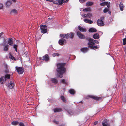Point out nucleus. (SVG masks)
Instances as JSON below:
<instances>
[{
  "label": "nucleus",
  "instance_id": "1",
  "mask_svg": "<svg viewBox=\"0 0 126 126\" xmlns=\"http://www.w3.org/2000/svg\"><path fill=\"white\" fill-rule=\"evenodd\" d=\"M65 63H59L57 64V68L56 71L58 73L57 76L60 78L63 77V74L65 72L66 69L65 68Z\"/></svg>",
  "mask_w": 126,
  "mask_h": 126
},
{
  "label": "nucleus",
  "instance_id": "2",
  "mask_svg": "<svg viewBox=\"0 0 126 126\" xmlns=\"http://www.w3.org/2000/svg\"><path fill=\"white\" fill-rule=\"evenodd\" d=\"M60 36L61 37L66 39H68L69 37L71 38H73L74 36V34L73 33L71 32L70 34L69 33H68L67 34H61L60 35Z\"/></svg>",
  "mask_w": 126,
  "mask_h": 126
},
{
  "label": "nucleus",
  "instance_id": "3",
  "mask_svg": "<svg viewBox=\"0 0 126 126\" xmlns=\"http://www.w3.org/2000/svg\"><path fill=\"white\" fill-rule=\"evenodd\" d=\"M41 32L43 34L47 33V27L45 25H42L40 26Z\"/></svg>",
  "mask_w": 126,
  "mask_h": 126
},
{
  "label": "nucleus",
  "instance_id": "4",
  "mask_svg": "<svg viewBox=\"0 0 126 126\" xmlns=\"http://www.w3.org/2000/svg\"><path fill=\"white\" fill-rule=\"evenodd\" d=\"M15 68L19 74H22L24 72V70L22 67H18L16 66L15 67Z\"/></svg>",
  "mask_w": 126,
  "mask_h": 126
},
{
  "label": "nucleus",
  "instance_id": "5",
  "mask_svg": "<svg viewBox=\"0 0 126 126\" xmlns=\"http://www.w3.org/2000/svg\"><path fill=\"white\" fill-rule=\"evenodd\" d=\"M81 16L83 18H90L92 16V14L90 13H88L87 14L82 15Z\"/></svg>",
  "mask_w": 126,
  "mask_h": 126
},
{
  "label": "nucleus",
  "instance_id": "6",
  "mask_svg": "<svg viewBox=\"0 0 126 126\" xmlns=\"http://www.w3.org/2000/svg\"><path fill=\"white\" fill-rule=\"evenodd\" d=\"M89 41L88 44L89 46L94 45V40L93 39H88Z\"/></svg>",
  "mask_w": 126,
  "mask_h": 126
},
{
  "label": "nucleus",
  "instance_id": "7",
  "mask_svg": "<svg viewBox=\"0 0 126 126\" xmlns=\"http://www.w3.org/2000/svg\"><path fill=\"white\" fill-rule=\"evenodd\" d=\"M97 24L99 26H102L104 25L103 21L101 19H99L97 21Z\"/></svg>",
  "mask_w": 126,
  "mask_h": 126
},
{
  "label": "nucleus",
  "instance_id": "8",
  "mask_svg": "<svg viewBox=\"0 0 126 126\" xmlns=\"http://www.w3.org/2000/svg\"><path fill=\"white\" fill-rule=\"evenodd\" d=\"M77 35L80 39H84L85 37L84 35L82 34L79 32L78 31L77 32Z\"/></svg>",
  "mask_w": 126,
  "mask_h": 126
},
{
  "label": "nucleus",
  "instance_id": "9",
  "mask_svg": "<svg viewBox=\"0 0 126 126\" xmlns=\"http://www.w3.org/2000/svg\"><path fill=\"white\" fill-rule=\"evenodd\" d=\"M14 82L12 81H11L8 84V86L9 88L11 89H12L14 87Z\"/></svg>",
  "mask_w": 126,
  "mask_h": 126
},
{
  "label": "nucleus",
  "instance_id": "10",
  "mask_svg": "<svg viewBox=\"0 0 126 126\" xmlns=\"http://www.w3.org/2000/svg\"><path fill=\"white\" fill-rule=\"evenodd\" d=\"M43 57V58L42 60H45L46 61H47L49 60V57L47 54H46Z\"/></svg>",
  "mask_w": 126,
  "mask_h": 126
},
{
  "label": "nucleus",
  "instance_id": "11",
  "mask_svg": "<svg viewBox=\"0 0 126 126\" xmlns=\"http://www.w3.org/2000/svg\"><path fill=\"white\" fill-rule=\"evenodd\" d=\"M8 43L10 46H11L13 45L14 42L13 39L11 38H9L8 41Z\"/></svg>",
  "mask_w": 126,
  "mask_h": 126
},
{
  "label": "nucleus",
  "instance_id": "12",
  "mask_svg": "<svg viewBox=\"0 0 126 126\" xmlns=\"http://www.w3.org/2000/svg\"><path fill=\"white\" fill-rule=\"evenodd\" d=\"M108 120L106 119H105L102 122V124L103 126H107L108 125Z\"/></svg>",
  "mask_w": 126,
  "mask_h": 126
},
{
  "label": "nucleus",
  "instance_id": "13",
  "mask_svg": "<svg viewBox=\"0 0 126 126\" xmlns=\"http://www.w3.org/2000/svg\"><path fill=\"white\" fill-rule=\"evenodd\" d=\"M12 3V2L11 1L9 0L7 1L5 3V5L6 7H9L11 6Z\"/></svg>",
  "mask_w": 126,
  "mask_h": 126
},
{
  "label": "nucleus",
  "instance_id": "14",
  "mask_svg": "<svg viewBox=\"0 0 126 126\" xmlns=\"http://www.w3.org/2000/svg\"><path fill=\"white\" fill-rule=\"evenodd\" d=\"M83 21L86 23L91 24L93 23V22L92 21L88 19H84Z\"/></svg>",
  "mask_w": 126,
  "mask_h": 126
},
{
  "label": "nucleus",
  "instance_id": "15",
  "mask_svg": "<svg viewBox=\"0 0 126 126\" xmlns=\"http://www.w3.org/2000/svg\"><path fill=\"white\" fill-rule=\"evenodd\" d=\"M78 29L81 32H86V30L85 28L82 27L80 26H78Z\"/></svg>",
  "mask_w": 126,
  "mask_h": 126
},
{
  "label": "nucleus",
  "instance_id": "16",
  "mask_svg": "<svg viewBox=\"0 0 126 126\" xmlns=\"http://www.w3.org/2000/svg\"><path fill=\"white\" fill-rule=\"evenodd\" d=\"M65 40L64 39L60 40L59 41L58 43L59 44L61 45H63L64 44V41Z\"/></svg>",
  "mask_w": 126,
  "mask_h": 126
},
{
  "label": "nucleus",
  "instance_id": "17",
  "mask_svg": "<svg viewBox=\"0 0 126 126\" xmlns=\"http://www.w3.org/2000/svg\"><path fill=\"white\" fill-rule=\"evenodd\" d=\"M93 36V38L95 39H98L99 37V34L98 33L94 34Z\"/></svg>",
  "mask_w": 126,
  "mask_h": 126
},
{
  "label": "nucleus",
  "instance_id": "18",
  "mask_svg": "<svg viewBox=\"0 0 126 126\" xmlns=\"http://www.w3.org/2000/svg\"><path fill=\"white\" fill-rule=\"evenodd\" d=\"M6 79L5 77L3 76L0 78V82L1 83H3L5 81Z\"/></svg>",
  "mask_w": 126,
  "mask_h": 126
},
{
  "label": "nucleus",
  "instance_id": "19",
  "mask_svg": "<svg viewBox=\"0 0 126 126\" xmlns=\"http://www.w3.org/2000/svg\"><path fill=\"white\" fill-rule=\"evenodd\" d=\"M62 109L60 108H55L53 109L54 112H59L62 111Z\"/></svg>",
  "mask_w": 126,
  "mask_h": 126
},
{
  "label": "nucleus",
  "instance_id": "20",
  "mask_svg": "<svg viewBox=\"0 0 126 126\" xmlns=\"http://www.w3.org/2000/svg\"><path fill=\"white\" fill-rule=\"evenodd\" d=\"M5 68V72L6 73H8L9 72V71L8 69V66L7 65L6 63H4V64Z\"/></svg>",
  "mask_w": 126,
  "mask_h": 126
},
{
  "label": "nucleus",
  "instance_id": "21",
  "mask_svg": "<svg viewBox=\"0 0 126 126\" xmlns=\"http://www.w3.org/2000/svg\"><path fill=\"white\" fill-rule=\"evenodd\" d=\"M96 30L95 29L93 28H90L89 30V31L91 32H96Z\"/></svg>",
  "mask_w": 126,
  "mask_h": 126
},
{
  "label": "nucleus",
  "instance_id": "22",
  "mask_svg": "<svg viewBox=\"0 0 126 126\" xmlns=\"http://www.w3.org/2000/svg\"><path fill=\"white\" fill-rule=\"evenodd\" d=\"M51 80L53 83L55 84L57 83L58 82L57 80L55 78H51Z\"/></svg>",
  "mask_w": 126,
  "mask_h": 126
},
{
  "label": "nucleus",
  "instance_id": "23",
  "mask_svg": "<svg viewBox=\"0 0 126 126\" xmlns=\"http://www.w3.org/2000/svg\"><path fill=\"white\" fill-rule=\"evenodd\" d=\"M120 9L121 11H123V8L124 7V6L123 5L122 3L121 2L119 5Z\"/></svg>",
  "mask_w": 126,
  "mask_h": 126
},
{
  "label": "nucleus",
  "instance_id": "24",
  "mask_svg": "<svg viewBox=\"0 0 126 126\" xmlns=\"http://www.w3.org/2000/svg\"><path fill=\"white\" fill-rule=\"evenodd\" d=\"M83 11L84 12H89L91 11V9L89 7H88L83 9Z\"/></svg>",
  "mask_w": 126,
  "mask_h": 126
},
{
  "label": "nucleus",
  "instance_id": "25",
  "mask_svg": "<svg viewBox=\"0 0 126 126\" xmlns=\"http://www.w3.org/2000/svg\"><path fill=\"white\" fill-rule=\"evenodd\" d=\"M88 50V49L87 48H83L81 49V51L84 52H86Z\"/></svg>",
  "mask_w": 126,
  "mask_h": 126
},
{
  "label": "nucleus",
  "instance_id": "26",
  "mask_svg": "<svg viewBox=\"0 0 126 126\" xmlns=\"http://www.w3.org/2000/svg\"><path fill=\"white\" fill-rule=\"evenodd\" d=\"M69 92L72 94H74L75 93V90L72 89H70L69 90Z\"/></svg>",
  "mask_w": 126,
  "mask_h": 126
},
{
  "label": "nucleus",
  "instance_id": "27",
  "mask_svg": "<svg viewBox=\"0 0 126 126\" xmlns=\"http://www.w3.org/2000/svg\"><path fill=\"white\" fill-rule=\"evenodd\" d=\"M9 47V46L7 44L5 45L4 48V51H7Z\"/></svg>",
  "mask_w": 126,
  "mask_h": 126
},
{
  "label": "nucleus",
  "instance_id": "28",
  "mask_svg": "<svg viewBox=\"0 0 126 126\" xmlns=\"http://www.w3.org/2000/svg\"><path fill=\"white\" fill-rule=\"evenodd\" d=\"M17 10L15 9H13L11 12V14H12L13 13L17 14Z\"/></svg>",
  "mask_w": 126,
  "mask_h": 126
},
{
  "label": "nucleus",
  "instance_id": "29",
  "mask_svg": "<svg viewBox=\"0 0 126 126\" xmlns=\"http://www.w3.org/2000/svg\"><path fill=\"white\" fill-rule=\"evenodd\" d=\"M88 47H90L91 49H94L95 48L97 49V48H98L97 46H88Z\"/></svg>",
  "mask_w": 126,
  "mask_h": 126
},
{
  "label": "nucleus",
  "instance_id": "30",
  "mask_svg": "<svg viewBox=\"0 0 126 126\" xmlns=\"http://www.w3.org/2000/svg\"><path fill=\"white\" fill-rule=\"evenodd\" d=\"M90 97L91 98H93V99L95 100H98L100 98L97 97H96L93 96H90Z\"/></svg>",
  "mask_w": 126,
  "mask_h": 126
},
{
  "label": "nucleus",
  "instance_id": "31",
  "mask_svg": "<svg viewBox=\"0 0 126 126\" xmlns=\"http://www.w3.org/2000/svg\"><path fill=\"white\" fill-rule=\"evenodd\" d=\"M61 99L64 102H66V100L64 97L63 96H61L60 97Z\"/></svg>",
  "mask_w": 126,
  "mask_h": 126
},
{
  "label": "nucleus",
  "instance_id": "32",
  "mask_svg": "<svg viewBox=\"0 0 126 126\" xmlns=\"http://www.w3.org/2000/svg\"><path fill=\"white\" fill-rule=\"evenodd\" d=\"M93 3L92 2H87L86 5L87 6H91L93 4Z\"/></svg>",
  "mask_w": 126,
  "mask_h": 126
},
{
  "label": "nucleus",
  "instance_id": "33",
  "mask_svg": "<svg viewBox=\"0 0 126 126\" xmlns=\"http://www.w3.org/2000/svg\"><path fill=\"white\" fill-rule=\"evenodd\" d=\"M19 122L16 121H13L12 122L11 124L13 125H16L18 124Z\"/></svg>",
  "mask_w": 126,
  "mask_h": 126
},
{
  "label": "nucleus",
  "instance_id": "34",
  "mask_svg": "<svg viewBox=\"0 0 126 126\" xmlns=\"http://www.w3.org/2000/svg\"><path fill=\"white\" fill-rule=\"evenodd\" d=\"M10 77V75L9 74H6L5 76V78L6 79H9Z\"/></svg>",
  "mask_w": 126,
  "mask_h": 126
},
{
  "label": "nucleus",
  "instance_id": "35",
  "mask_svg": "<svg viewBox=\"0 0 126 126\" xmlns=\"http://www.w3.org/2000/svg\"><path fill=\"white\" fill-rule=\"evenodd\" d=\"M17 45L16 44H14L13 45V48L15 49V51L16 52H17Z\"/></svg>",
  "mask_w": 126,
  "mask_h": 126
},
{
  "label": "nucleus",
  "instance_id": "36",
  "mask_svg": "<svg viewBox=\"0 0 126 126\" xmlns=\"http://www.w3.org/2000/svg\"><path fill=\"white\" fill-rule=\"evenodd\" d=\"M9 58L12 60H15L14 58L12 55L10 53L9 54Z\"/></svg>",
  "mask_w": 126,
  "mask_h": 126
},
{
  "label": "nucleus",
  "instance_id": "37",
  "mask_svg": "<svg viewBox=\"0 0 126 126\" xmlns=\"http://www.w3.org/2000/svg\"><path fill=\"white\" fill-rule=\"evenodd\" d=\"M107 4V2H103L101 3L100 4V5L102 6H104Z\"/></svg>",
  "mask_w": 126,
  "mask_h": 126
},
{
  "label": "nucleus",
  "instance_id": "38",
  "mask_svg": "<svg viewBox=\"0 0 126 126\" xmlns=\"http://www.w3.org/2000/svg\"><path fill=\"white\" fill-rule=\"evenodd\" d=\"M61 82L63 83L66 84L67 82L64 79H63L61 80Z\"/></svg>",
  "mask_w": 126,
  "mask_h": 126
},
{
  "label": "nucleus",
  "instance_id": "39",
  "mask_svg": "<svg viewBox=\"0 0 126 126\" xmlns=\"http://www.w3.org/2000/svg\"><path fill=\"white\" fill-rule=\"evenodd\" d=\"M59 55V54L57 53H54L52 54L53 57H55L56 56H58Z\"/></svg>",
  "mask_w": 126,
  "mask_h": 126
},
{
  "label": "nucleus",
  "instance_id": "40",
  "mask_svg": "<svg viewBox=\"0 0 126 126\" xmlns=\"http://www.w3.org/2000/svg\"><path fill=\"white\" fill-rule=\"evenodd\" d=\"M58 2L59 3V5H61L63 3V0H58Z\"/></svg>",
  "mask_w": 126,
  "mask_h": 126
},
{
  "label": "nucleus",
  "instance_id": "41",
  "mask_svg": "<svg viewBox=\"0 0 126 126\" xmlns=\"http://www.w3.org/2000/svg\"><path fill=\"white\" fill-rule=\"evenodd\" d=\"M123 43L124 45H125L126 44V38H125L123 39Z\"/></svg>",
  "mask_w": 126,
  "mask_h": 126
},
{
  "label": "nucleus",
  "instance_id": "42",
  "mask_svg": "<svg viewBox=\"0 0 126 126\" xmlns=\"http://www.w3.org/2000/svg\"><path fill=\"white\" fill-rule=\"evenodd\" d=\"M53 3L59 5L58 1L57 0L54 1Z\"/></svg>",
  "mask_w": 126,
  "mask_h": 126
},
{
  "label": "nucleus",
  "instance_id": "43",
  "mask_svg": "<svg viewBox=\"0 0 126 126\" xmlns=\"http://www.w3.org/2000/svg\"><path fill=\"white\" fill-rule=\"evenodd\" d=\"M4 7V6L3 5V4L1 3H0V9H2L3 7Z\"/></svg>",
  "mask_w": 126,
  "mask_h": 126
},
{
  "label": "nucleus",
  "instance_id": "44",
  "mask_svg": "<svg viewBox=\"0 0 126 126\" xmlns=\"http://www.w3.org/2000/svg\"><path fill=\"white\" fill-rule=\"evenodd\" d=\"M109 10V9L108 8L105 9L103 10V12L104 13H106Z\"/></svg>",
  "mask_w": 126,
  "mask_h": 126
},
{
  "label": "nucleus",
  "instance_id": "45",
  "mask_svg": "<svg viewBox=\"0 0 126 126\" xmlns=\"http://www.w3.org/2000/svg\"><path fill=\"white\" fill-rule=\"evenodd\" d=\"M19 126H25L24 124L22 122H20L19 124Z\"/></svg>",
  "mask_w": 126,
  "mask_h": 126
},
{
  "label": "nucleus",
  "instance_id": "46",
  "mask_svg": "<svg viewBox=\"0 0 126 126\" xmlns=\"http://www.w3.org/2000/svg\"><path fill=\"white\" fill-rule=\"evenodd\" d=\"M80 2L83 3L85 2L86 0H79Z\"/></svg>",
  "mask_w": 126,
  "mask_h": 126
},
{
  "label": "nucleus",
  "instance_id": "47",
  "mask_svg": "<svg viewBox=\"0 0 126 126\" xmlns=\"http://www.w3.org/2000/svg\"><path fill=\"white\" fill-rule=\"evenodd\" d=\"M107 2V4H106V5H107V7L108 8H109L110 7V2H109V3H108L107 2Z\"/></svg>",
  "mask_w": 126,
  "mask_h": 126
},
{
  "label": "nucleus",
  "instance_id": "48",
  "mask_svg": "<svg viewBox=\"0 0 126 126\" xmlns=\"http://www.w3.org/2000/svg\"><path fill=\"white\" fill-rule=\"evenodd\" d=\"M94 44H95V43H97L98 44L99 43V42L98 41H97L96 40H94Z\"/></svg>",
  "mask_w": 126,
  "mask_h": 126
},
{
  "label": "nucleus",
  "instance_id": "49",
  "mask_svg": "<svg viewBox=\"0 0 126 126\" xmlns=\"http://www.w3.org/2000/svg\"><path fill=\"white\" fill-rule=\"evenodd\" d=\"M53 122L56 124H58V122L57 121H56L55 120H53Z\"/></svg>",
  "mask_w": 126,
  "mask_h": 126
},
{
  "label": "nucleus",
  "instance_id": "50",
  "mask_svg": "<svg viewBox=\"0 0 126 126\" xmlns=\"http://www.w3.org/2000/svg\"><path fill=\"white\" fill-rule=\"evenodd\" d=\"M46 1H49L50 2H53V0H46Z\"/></svg>",
  "mask_w": 126,
  "mask_h": 126
},
{
  "label": "nucleus",
  "instance_id": "51",
  "mask_svg": "<svg viewBox=\"0 0 126 126\" xmlns=\"http://www.w3.org/2000/svg\"><path fill=\"white\" fill-rule=\"evenodd\" d=\"M63 2H67L68 1V0H63Z\"/></svg>",
  "mask_w": 126,
  "mask_h": 126
},
{
  "label": "nucleus",
  "instance_id": "52",
  "mask_svg": "<svg viewBox=\"0 0 126 126\" xmlns=\"http://www.w3.org/2000/svg\"><path fill=\"white\" fill-rule=\"evenodd\" d=\"M97 123H98L97 121L94 122V125H96L97 124Z\"/></svg>",
  "mask_w": 126,
  "mask_h": 126
},
{
  "label": "nucleus",
  "instance_id": "53",
  "mask_svg": "<svg viewBox=\"0 0 126 126\" xmlns=\"http://www.w3.org/2000/svg\"><path fill=\"white\" fill-rule=\"evenodd\" d=\"M3 34V33L1 32L0 33V37L2 36V35Z\"/></svg>",
  "mask_w": 126,
  "mask_h": 126
},
{
  "label": "nucleus",
  "instance_id": "54",
  "mask_svg": "<svg viewBox=\"0 0 126 126\" xmlns=\"http://www.w3.org/2000/svg\"><path fill=\"white\" fill-rule=\"evenodd\" d=\"M108 13L110 15H111V13L110 11H109L108 12Z\"/></svg>",
  "mask_w": 126,
  "mask_h": 126
},
{
  "label": "nucleus",
  "instance_id": "55",
  "mask_svg": "<svg viewBox=\"0 0 126 126\" xmlns=\"http://www.w3.org/2000/svg\"><path fill=\"white\" fill-rule=\"evenodd\" d=\"M13 2H16V0H11Z\"/></svg>",
  "mask_w": 126,
  "mask_h": 126
},
{
  "label": "nucleus",
  "instance_id": "56",
  "mask_svg": "<svg viewBox=\"0 0 126 126\" xmlns=\"http://www.w3.org/2000/svg\"><path fill=\"white\" fill-rule=\"evenodd\" d=\"M105 0H100V1L101 2H103Z\"/></svg>",
  "mask_w": 126,
  "mask_h": 126
},
{
  "label": "nucleus",
  "instance_id": "57",
  "mask_svg": "<svg viewBox=\"0 0 126 126\" xmlns=\"http://www.w3.org/2000/svg\"><path fill=\"white\" fill-rule=\"evenodd\" d=\"M49 48H52V45H51L49 47Z\"/></svg>",
  "mask_w": 126,
  "mask_h": 126
},
{
  "label": "nucleus",
  "instance_id": "58",
  "mask_svg": "<svg viewBox=\"0 0 126 126\" xmlns=\"http://www.w3.org/2000/svg\"><path fill=\"white\" fill-rule=\"evenodd\" d=\"M69 113L71 115H73V114H71V113H69Z\"/></svg>",
  "mask_w": 126,
  "mask_h": 126
}]
</instances>
